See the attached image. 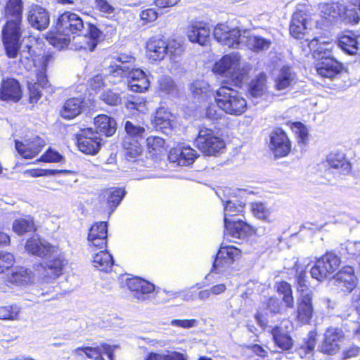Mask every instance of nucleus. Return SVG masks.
Segmentation results:
<instances>
[{
  "label": "nucleus",
  "instance_id": "nucleus-7",
  "mask_svg": "<svg viewBox=\"0 0 360 360\" xmlns=\"http://www.w3.org/2000/svg\"><path fill=\"white\" fill-rule=\"evenodd\" d=\"M340 257L333 252H327L317 259L311 269L312 278L322 281L333 274L340 266Z\"/></svg>",
  "mask_w": 360,
  "mask_h": 360
},
{
  "label": "nucleus",
  "instance_id": "nucleus-30",
  "mask_svg": "<svg viewBox=\"0 0 360 360\" xmlns=\"http://www.w3.org/2000/svg\"><path fill=\"white\" fill-rule=\"evenodd\" d=\"M147 56L153 60H162L167 55V42L158 37H152L147 42Z\"/></svg>",
  "mask_w": 360,
  "mask_h": 360
},
{
  "label": "nucleus",
  "instance_id": "nucleus-17",
  "mask_svg": "<svg viewBox=\"0 0 360 360\" xmlns=\"http://www.w3.org/2000/svg\"><path fill=\"white\" fill-rule=\"evenodd\" d=\"M126 285L133 296L139 300H144L155 290L153 284L139 277L128 278Z\"/></svg>",
  "mask_w": 360,
  "mask_h": 360
},
{
  "label": "nucleus",
  "instance_id": "nucleus-29",
  "mask_svg": "<svg viewBox=\"0 0 360 360\" xmlns=\"http://www.w3.org/2000/svg\"><path fill=\"white\" fill-rule=\"evenodd\" d=\"M187 35L190 41L205 46L210 41V30L202 23H195L189 27Z\"/></svg>",
  "mask_w": 360,
  "mask_h": 360
},
{
  "label": "nucleus",
  "instance_id": "nucleus-55",
  "mask_svg": "<svg viewBox=\"0 0 360 360\" xmlns=\"http://www.w3.org/2000/svg\"><path fill=\"white\" fill-rule=\"evenodd\" d=\"M342 250H345L349 258H354L360 257V241H347L342 244Z\"/></svg>",
  "mask_w": 360,
  "mask_h": 360
},
{
  "label": "nucleus",
  "instance_id": "nucleus-12",
  "mask_svg": "<svg viewBox=\"0 0 360 360\" xmlns=\"http://www.w3.org/2000/svg\"><path fill=\"white\" fill-rule=\"evenodd\" d=\"M108 225L105 221L96 222L91 226L87 236L88 246L94 248L105 249L107 247Z\"/></svg>",
  "mask_w": 360,
  "mask_h": 360
},
{
  "label": "nucleus",
  "instance_id": "nucleus-59",
  "mask_svg": "<svg viewBox=\"0 0 360 360\" xmlns=\"http://www.w3.org/2000/svg\"><path fill=\"white\" fill-rule=\"evenodd\" d=\"M252 211L255 217L259 219H266L269 217V210L262 202H256L252 205Z\"/></svg>",
  "mask_w": 360,
  "mask_h": 360
},
{
  "label": "nucleus",
  "instance_id": "nucleus-8",
  "mask_svg": "<svg viewBox=\"0 0 360 360\" xmlns=\"http://www.w3.org/2000/svg\"><path fill=\"white\" fill-rule=\"evenodd\" d=\"M214 39L223 46L236 49L243 43L240 30L238 27H230L227 24L219 23L214 29Z\"/></svg>",
  "mask_w": 360,
  "mask_h": 360
},
{
  "label": "nucleus",
  "instance_id": "nucleus-51",
  "mask_svg": "<svg viewBox=\"0 0 360 360\" xmlns=\"http://www.w3.org/2000/svg\"><path fill=\"white\" fill-rule=\"evenodd\" d=\"M297 291L300 293L299 297H312V291L309 289L306 280L304 272H301L297 278Z\"/></svg>",
  "mask_w": 360,
  "mask_h": 360
},
{
  "label": "nucleus",
  "instance_id": "nucleus-54",
  "mask_svg": "<svg viewBox=\"0 0 360 360\" xmlns=\"http://www.w3.org/2000/svg\"><path fill=\"white\" fill-rule=\"evenodd\" d=\"M124 129L127 134L126 136H131L136 139L141 138L145 132V129L143 127L136 125L131 121H126Z\"/></svg>",
  "mask_w": 360,
  "mask_h": 360
},
{
  "label": "nucleus",
  "instance_id": "nucleus-41",
  "mask_svg": "<svg viewBox=\"0 0 360 360\" xmlns=\"http://www.w3.org/2000/svg\"><path fill=\"white\" fill-rule=\"evenodd\" d=\"M93 265L100 271H108L113 264L112 255L106 251L101 250L93 257Z\"/></svg>",
  "mask_w": 360,
  "mask_h": 360
},
{
  "label": "nucleus",
  "instance_id": "nucleus-16",
  "mask_svg": "<svg viewBox=\"0 0 360 360\" xmlns=\"http://www.w3.org/2000/svg\"><path fill=\"white\" fill-rule=\"evenodd\" d=\"M343 338V333L337 328H328L324 334V340L319 347L321 352L332 355L340 349V342Z\"/></svg>",
  "mask_w": 360,
  "mask_h": 360
},
{
  "label": "nucleus",
  "instance_id": "nucleus-18",
  "mask_svg": "<svg viewBox=\"0 0 360 360\" xmlns=\"http://www.w3.org/2000/svg\"><path fill=\"white\" fill-rule=\"evenodd\" d=\"M29 24L34 29L44 30L49 25L50 16L48 11L38 5L31 6L27 16Z\"/></svg>",
  "mask_w": 360,
  "mask_h": 360
},
{
  "label": "nucleus",
  "instance_id": "nucleus-3",
  "mask_svg": "<svg viewBox=\"0 0 360 360\" xmlns=\"http://www.w3.org/2000/svg\"><path fill=\"white\" fill-rule=\"evenodd\" d=\"M215 102L221 110L231 115H240L247 109L246 100L241 94L224 84L216 91Z\"/></svg>",
  "mask_w": 360,
  "mask_h": 360
},
{
  "label": "nucleus",
  "instance_id": "nucleus-22",
  "mask_svg": "<svg viewBox=\"0 0 360 360\" xmlns=\"http://www.w3.org/2000/svg\"><path fill=\"white\" fill-rule=\"evenodd\" d=\"M18 56H20V62L24 65L26 69H30L32 66H34L36 68L35 72H37L38 70L41 69V58L51 56L50 55L35 56L34 51L32 50V47L28 45L20 49V39H18V54L14 58Z\"/></svg>",
  "mask_w": 360,
  "mask_h": 360
},
{
  "label": "nucleus",
  "instance_id": "nucleus-56",
  "mask_svg": "<svg viewBox=\"0 0 360 360\" xmlns=\"http://www.w3.org/2000/svg\"><path fill=\"white\" fill-rule=\"evenodd\" d=\"M100 98L110 105H117L121 103L120 94L109 89L104 91L101 94Z\"/></svg>",
  "mask_w": 360,
  "mask_h": 360
},
{
  "label": "nucleus",
  "instance_id": "nucleus-38",
  "mask_svg": "<svg viewBox=\"0 0 360 360\" xmlns=\"http://www.w3.org/2000/svg\"><path fill=\"white\" fill-rule=\"evenodd\" d=\"M82 100L77 98L67 100L60 110L61 116L67 120L76 117L82 112Z\"/></svg>",
  "mask_w": 360,
  "mask_h": 360
},
{
  "label": "nucleus",
  "instance_id": "nucleus-14",
  "mask_svg": "<svg viewBox=\"0 0 360 360\" xmlns=\"http://www.w3.org/2000/svg\"><path fill=\"white\" fill-rule=\"evenodd\" d=\"M309 15L306 10L297 9L292 15L290 33L296 39H302L307 33Z\"/></svg>",
  "mask_w": 360,
  "mask_h": 360
},
{
  "label": "nucleus",
  "instance_id": "nucleus-9",
  "mask_svg": "<svg viewBox=\"0 0 360 360\" xmlns=\"http://www.w3.org/2000/svg\"><path fill=\"white\" fill-rule=\"evenodd\" d=\"M101 138L91 128L83 129L77 135L79 150L87 155L96 154L101 146Z\"/></svg>",
  "mask_w": 360,
  "mask_h": 360
},
{
  "label": "nucleus",
  "instance_id": "nucleus-13",
  "mask_svg": "<svg viewBox=\"0 0 360 360\" xmlns=\"http://www.w3.org/2000/svg\"><path fill=\"white\" fill-rule=\"evenodd\" d=\"M269 147L276 158L285 157L290 153V142L283 129L278 128L271 132Z\"/></svg>",
  "mask_w": 360,
  "mask_h": 360
},
{
  "label": "nucleus",
  "instance_id": "nucleus-25",
  "mask_svg": "<svg viewBox=\"0 0 360 360\" xmlns=\"http://www.w3.org/2000/svg\"><path fill=\"white\" fill-rule=\"evenodd\" d=\"M21 96V87L16 79L11 78L2 82L0 88V99L17 102Z\"/></svg>",
  "mask_w": 360,
  "mask_h": 360
},
{
  "label": "nucleus",
  "instance_id": "nucleus-32",
  "mask_svg": "<svg viewBox=\"0 0 360 360\" xmlns=\"http://www.w3.org/2000/svg\"><path fill=\"white\" fill-rule=\"evenodd\" d=\"M314 312L312 297H298L297 307V319L301 323H309Z\"/></svg>",
  "mask_w": 360,
  "mask_h": 360
},
{
  "label": "nucleus",
  "instance_id": "nucleus-64",
  "mask_svg": "<svg viewBox=\"0 0 360 360\" xmlns=\"http://www.w3.org/2000/svg\"><path fill=\"white\" fill-rule=\"evenodd\" d=\"M342 360H353L354 358H359L360 360V347H352L343 352Z\"/></svg>",
  "mask_w": 360,
  "mask_h": 360
},
{
  "label": "nucleus",
  "instance_id": "nucleus-1",
  "mask_svg": "<svg viewBox=\"0 0 360 360\" xmlns=\"http://www.w3.org/2000/svg\"><path fill=\"white\" fill-rule=\"evenodd\" d=\"M101 34V32L95 25L84 23L79 15L65 12L58 18L56 30L49 34L47 40L58 49H64L71 40H76V49L92 51L97 46Z\"/></svg>",
  "mask_w": 360,
  "mask_h": 360
},
{
  "label": "nucleus",
  "instance_id": "nucleus-26",
  "mask_svg": "<svg viewBox=\"0 0 360 360\" xmlns=\"http://www.w3.org/2000/svg\"><path fill=\"white\" fill-rule=\"evenodd\" d=\"M55 253L56 257L49 259L43 266L45 271L44 276L50 278H56L62 274L64 266L68 264L64 254L59 252ZM54 254L52 255L53 256Z\"/></svg>",
  "mask_w": 360,
  "mask_h": 360
},
{
  "label": "nucleus",
  "instance_id": "nucleus-10",
  "mask_svg": "<svg viewBox=\"0 0 360 360\" xmlns=\"http://www.w3.org/2000/svg\"><path fill=\"white\" fill-rule=\"evenodd\" d=\"M240 255L239 249L234 246H222L219 250L214 259L212 271L221 274L226 271Z\"/></svg>",
  "mask_w": 360,
  "mask_h": 360
},
{
  "label": "nucleus",
  "instance_id": "nucleus-47",
  "mask_svg": "<svg viewBox=\"0 0 360 360\" xmlns=\"http://www.w3.org/2000/svg\"><path fill=\"white\" fill-rule=\"evenodd\" d=\"M342 15H341L340 21L345 23L357 24L360 20L359 15V8L355 6H346Z\"/></svg>",
  "mask_w": 360,
  "mask_h": 360
},
{
  "label": "nucleus",
  "instance_id": "nucleus-15",
  "mask_svg": "<svg viewBox=\"0 0 360 360\" xmlns=\"http://www.w3.org/2000/svg\"><path fill=\"white\" fill-rule=\"evenodd\" d=\"M117 347L115 345L111 346L105 343H102L94 347H77L72 351V353L80 356L82 352L87 357L94 359V360H105L102 356L105 354L109 360H114L113 352Z\"/></svg>",
  "mask_w": 360,
  "mask_h": 360
},
{
  "label": "nucleus",
  "instance_id": "nucleus-35",
  "mask_svg": "<svg viewBox=\"0 0 360 360\" xmlns=\"http://www.w3.org/2000/svg\"><path fill=\"white\" fill-rule=\"evenodd\" d=\"M271 334L275 344L283 350L290 349L292 345V338H290L287 326L274 327L271 330Z\"/></svg>",
  "mask_w": 360,
  "mask_h": 360
},
{
  "label": "nucleus",
  "instance_id": "nucleus-49",
  "mask_svg": "<svg viewBox=\"0 0 360 360\" xmlns=\"http://www.w3.org/2000/svg\"><path fill=\"white\" fill-rule=\"evenodd\" d=\"M316 332H309L308 340L299 349V354L302 358H309L311 356L316 345Z\"/></svg>",
  "mask_w": 360,
  "mask_h": 360
},
{
  "label": "nucleus",
  "instance_id": "nucleus-53",
  "mask_svg": "<svg viewBox=\"0 0 360 360\" xmlns=\"http://www.w3.org/2000/svg\"><path fill=\"white\" fill-rule=\"evenodd\" d=\"M124 195L125 191L122 188H117L108 193V204L112 210L120 203Z\"/></svg>",
  "mask_w": 360,
  "mask_h": 360
},
{
  "label": "nucleus",
  "instance_id": "nucleus-37",
  "mask_svg": "<svg viewBox=\"0 0 360 360\" xmlns=\"http://www.w3.org/2000/svg\"><path fill=\"white\" fill-rule=\"evenodd\" d=\"M326 162L330 167L339 169L342 174H348L351 170V165L342 153H330L327 156Z\"/></svg>",
  "mask_w": 360,
  "mask_h": 360
},
{
  "label": "nucleus",
  "instance_id": "nucleus-2",
  "mask_svg": "<svg viewBox=\"0 0 360 360\" xmlns=\"http://www.w3.org/2000/svg\"><path fill=\"white\" fill-rule=\"evenodd\" d=\"M22 0H8L5 6L7 18L2 30V39L6 53L8 58H15L18 54V39L21 37Z\"/></svg>",
  "mask_w": 360,
  "mask_h": 360
},
{
  "label": "nucleus",
  "instance_id": "nucleus-62",
  "mask_svg": "<svg viewBox=\"0 0 360 360\" xmlns=\"http://www.w3.org/2000/svg\"><path fill=\"white\" fill-rule=\"evenodd\" d=\"M159 87L161 91L169 94L174 89V82L169 77H162L159 79Z\"/></svg>",
  "mask_w": 360,
  "mask_h": 360
},
{
  "label": "nucleus",
  "instance_id": "nucleus-61",
  "mask_svg": "<svg viewBox=\"0 0 360 360\" xmlns=\"http://www.w3.org/2000/svg\"><path fill=\"white\" fill-rule=\"evenodd\" d=\"M146 142L148 147L154 151L160 150L165 145V140L159 136H149Z\"/></svg>",
  "mask_w": 360,
  "mask_h": 360
},
{
  "label": "nucleus",
  "instance_id": "nucleus-4",
  "mask_svg": "<svg viewBox=\"0 0 360 360\" xmlns=\"http://www.w3.org/2000/svg\"><path fill=\"white\" fill-rule=\"evenodd\" d=\"M250 70L247 63L242 61L238 53L224 56L214 67L215 72L224 75L233 81L240 82Z\"/></svg>",
  "mask_w": 360,
  "mask_h": 360
},
{
  "label": "nucleus",
  "instance_id": "nucleus-28",
  "mask_svg": "<svg viewBox=\"0 0 360 360\" xmlns=\"http://www.w3.org/2000/svg\"><path fill=\"white\" fill-rule=\"evenodd\" d=\"M116 61L117 63L110 65L106 70L110 79L113 83L120 82L123 78H127L131 65L129 61L123 60L122 57L117 58Z\"/></svg>",
  "mask_w": 360,
  "mask_h": 360
},
{
  "label": "nucleus",
  "instance_id": "nucleus-11",
  "mask_svg": "<svg viewBox=\"0 0 360 360\" xmlns=\"http://www.w3.org/2000/svg\"><path fill=\"white\" fill-rule=\"evenodd\" d=\"M25 248L28 253L43 258L51 257L58 250V247L52 245L46 240H42L36 236L26 241Z\"/></svg>",
  "mask_w": 360,
  "mask_h": 360
},
{
  "label": "nucleus",
  "instance_id": "nucleus-20",
  "mask_svg": "<svg viewBox=\"0 0 360 360\" xmlns=\"http://www.w3.org/2000/svg\"><path fill=\"white\" fill-rule=\"evenodd\" d=\"M224 235L234 239H243L251 232V227L242 218L224 221Z\"/></svg>",
  "mask_w": 360,
  "mask_h": 360
},
{
  "label": "nucleus",
  "instance_id": "nucleus-39",
  "mask_svg": "<svg viewBox=\"0 0 360 360\" xmlns=\"http://www.w3.org/2000/svg\"><path fill=\"white\" fill-rule=\"evenodd\" d=\"M243 209L244 204L236 199L226 201L224 205V221L243 218V216L240 214L243 212Z\"/></svg>",
  "mask_w": 360,
  "mask_h": 360
},
{
  "label": "nucleus",
  "instance_id": "nucleus-52",
  "mask_svg": "<svg viewBox=\"0 0 360 360\" xmlns=\"http://www.w3.org/2000/svg\"><path fill=\"white\" fill-rule=\"evenodd\" d=\"M146 360H186L184 356L176 352L167 354L150 353Z\"/></svg>",
  "mask_w": 360,
  "mask_h": 360
},
{
  "label": "nucleus",
  "instance_id": "nucleus-63",
  "mask_svg": "<svg viewBox=\"0 0 360 360\" xmlns=\"http://www.w3.org/2000/svg\"><path fill=\"white\" fill-rule=\"evenodd\" d=\"M158 17V14L153 8L143 10L140 13V18L145 23L154 22Z\"/></svg>",
  "mask_w": 360,
  "mask_h": 360
},
{
  "label": "nucleus",
  "instance_id": "nucleus-40",
  "mask_svg": "<svg viewBox=\"0 0 360 360\" xmlns=\"http://www.w3.org/2000/svg\"><path fill=\"white\" fill-rule=\"evenodd\" d=\"M124 156L128 160L136 158L141 153L139 140L131 136H125L122 141Z\"/></svg>",
  "mask_w": 360,
  "mask_h": 360
},
{
  "label": "nucleus",
  "instance_id": "nucleus-46",
  "mask_svg": "<svg viewBox=\"0 0 360 360\" xmlns=\"http://www.w3.org/2000/svg\"><path fill=\"white\" fill-rule=\"evenodd\" d=\"M34 229V223L30 218L18 219L15 220L13 224V230L19 235L32 231Z\"/></svg>",
  "mask_w": 360,
  "mask_h": 360
},
{
  "label": "nucleus",
  "instance_id": "nucleus-31",
  "mask_svg": "<svg viewBox=\"0 0 360 360\" xmlns=\"http://www.w3.org/2000/svg\"><path fill=\"white\" fill-rule=\"evenodd\" d=\"M94 125L96 130L95 133H98V136L103 134L110 136L115 133L117 129L116 121L106 115L96 116L94 119Z\"/></svg>",
  "mask_w": 360,
  "mask_h": 360
},
{
  "label": "nucleus",
  "instance_id": "nucleus-44",
  "mask_svg": "<svg viewBox=\"0 0 360 360\" xmlns=\"http://www.w3.org/2000/svg\"><path fill=\"white\" fill-rule=\"evenodd\" d=\"M338 45L342 51L349 55H356L359 51L356 38L350 34H344L340 37Z\"/></svg>",
  "mask_w": 360,
  "mask_h": 360
},
{
  "label": "nucleus",
  "instance_id": "nucleus-36",
  "mask_svg": "<svg viewBox=\"0 0 360 360\" xmlns=\"http://www.w3.org/2000/svg\"><path fill=\"white\" fill-rule=\"evenodd\" d=\"M319 9L324 18L329 20H340L341 15L345 11V4L340 2L325 3L319 5Z\"/></svg>",
  "mask_w": 360,
  "mask_h": 360
},
{
  "label": "nucleus",
  "instance_id": "nucleus-19",
  "mask_svg": "<svg viewBox=\"0 0 360 360\" xmlns=\"http://www.w3.org/2000/svg\"><path fill=\"white\" fill-rule=\"evenodd\" d=\"M316 70L321 77L332 79L340 73L342 65L332 56H322L316 65Z\"/></svg>",
  "mask_w": 360,
  "mask_h": 360
},
{
  "label": "nucleus",
  "instance_id": "nucleus-57",
  "mask_svg": "<svg viewBox=\"0 0 360 360\" xmlns=\"http://www.w3.org/2000/svg\"><path fill=\"white\" fill-rule=\"evenodd\" d=\"M183 51L182 44L179 41L172 39L167 43V54L176 57L180 56Z\"/></svg>",
  "mask_w": 360,
  "mask_h": 360
},
{
  "label": "nucleus",
  "instance_id": "nucleus-5",
  "mask_svg": "<svg viewBox=\"0 0 360 360\" xmlns=\"http://www.w3.org/2000/svg\"><path fill=\"white\" fill-rule=\"evenodd\" d=\"M195 146L205 155L213 156L222 152L225 148L224 140L211 129L201 127L195 140Z\"/></svg>",
  "mask_w": 360,
  "mask_h": 360
},
{
  "label": "nucleus",
  "instance_id": "nucleus-34",
  "mask_svg": "<svg viewBox=\"0 0 360 360\" xmlns=\"http://www.w3.org/2000/svg\"><path fill=\"white\" fill-rule=\"evenodd\" d=\"M295 82V74L290 67L281 68L275 79V87L278 91H285Z\"/></svg>",
  "mask_w": 360,
  "mask_h": 360
},
{
  "label": "nucleus",
  "instance_id": "nucleus-6",
  "mask_svg": "<svg viewBox=\"0 0 360 360\" xmlns=\"http://www.w3.org/2000/svg\"><path fill=\"white\" fill-rule=\"evenodd\" d=\"M52 59V56H44L41 58V69L35 72L34 78L27 81L30 102L37 103L41 96V89H46L49 93L53 91V89L49 84L46 78V67Z\"/></svg>",
  "mask_w": 360,
  "mask_h": 360
},
{
  "label": "nucleus",
  "instance_id": "nucleus-43",
  "mask_svg": "<svg viewBox=\"0 0 360 360\" xmlns=\"http://www.w3.org/2000/svg\"><path fill=\"white\" fill-rule=\"evenodd\" d=\"M172 116V113L165 108H158L153 119L155 127L159 129L171 127Z\"/></svg>",
  "mask_w": 360,
  "mask_h": 360
},
{
  "label": "nucleus",
  "instance_id": "nucleus-58",
  "mask_svg": "<svg viewBox=\"0 0 360 360\" xmlns=\"http://www.w3.org/2000/svg\"><path fill=\"white\" fill-rule=\"evenodd\" d=\"M14 257L8 252L0 251V273L13 264Z\"/></svg>",
  "mask_w": 360,
  "mask_h": 360
},
{
  "label": "nucleus",
  "instance_id": "nucleus-50",
  "mask_svg": "<svg viewBox=\"0 0 360 360\" xmlns=\"http://www.w3.org/2000/svg\"><path fill=\"white\" fill-rule=\"evenodd\" d=\"M20 308L16 305L1 306L0 307V319L3 320H16L18 319Z\"/></svg>",
  "mask_w": 360,
  "mask_h": 360
},
{
  "label": "nucleus",
  "instance_id": "nucleus-24",
  "mask_svg": "<svg viewBox=\"0 0 360 360\" xmlns=\"http://www.w3.org/2000/svg\"><path fill=\"white\" fill-rule=\"evenodd\" d=\"M127 78L128 86L133 91L143 92L149 87L150 82L146 73L141 69L132 68L131 65H130Z\"/></svg>",
  "mask_w": 360,
  "mask_h": 360
},
{
  "label": "nucleus",
  "instance_id": "nucleus-48",
  "mask_svg": "<svg viewBox=\"0 0 360 360\" xmlns=\"http://www.w3.org/2000/svg\"><path fill=\"white\" fill-rule=\"evenodd\" d=\"M278 291L283 295V301L285 303L286 307L292 308L294 306V299L291 285L287 282L283 281L278 285Z\"/></svg>",
  "mask_w": 360,
  "mask_h": 360
},
{
  "label": "nucleus",
  "instance_id": "nucleus-23",
  "mask_svg": "<svg viewBox=\"0 0 360 360\" xmlns=\"http://www.w3.org/2000/svg\"><path fill=\"white\" fill-rule=\"evenodd\" d=\"M196 158V152L189 146L173 148L169 154V160L176 162L180 166H188L193 164Z\"/></svg>",
  "mask_w": 360,
  "mask_h": 360
},
{
  "label": "nucleus",
  "instance_id": "nucleus-45",
  "mask_svg": "<svg viewBox=\"0 0 360 360\" xmlns=\"http://www.w3.org/2000/svg\"><path fill=\"white\" fill-rule=\"evenodd\" d=\"M266 76L264 73H260L255 79H252L249 88L250 94L254 97L262 96L266 90Z\"/></svg>",
  "mask_w": 360,
  "mask_h": 360
},
{
  "label": "nucleus",
  "instance_id": "nucleus-33",
  "mask_svg": "<svg viewBox=\"0 0 360 360\" xmlns=\"http://www.w3.org/2000/svg\"><path fill=\"white\" fill-rule=\"evenodd\" d=\"M32 272L24 267H19L8 276V282L17 286H24L34 282Z\"/></svg>",
  "mask_w": 360,
  "mask_h": 360
},
{
  "label": "nucleus",
  "instance_id": "nucleus-60",
  "mask_svg": "<svg viewBox=\"0 0 360 360\" xmlns=\"http://www.w3.org/2000/svg\"><path fill=\"white\" fill-rule=\"evenodd\" d=\"M63 160V156L56 150L49 148L41 155L40 160L46 162H58Z\"/></svg>",
  "mask_w": 360,
  "mask_h": 360
},
{
  "label": "nucleus",
  "instance_id": "nucleus-21",
  "mask_svg": "<svg viewBox=\"0 0 360 360\" xmlns=\"http://www.w3.org/2000/svg\"><path fill=\"white\" fill-rule=\"evenodd\" d=\"M44 145V141L39 136L26 140L25 142L15 141V148L24 158H34L41 151Z\"/></svg>",
  "mask_w": 360,
  "mask_h": 360
},
{
  "label": "nucleus",
  "instance_id": "nucleus-27",
  "mask_svg": "<svg viewBox=\"0 0 360 360\" xmlns=\"http://www.w3.org/2000/svg\"><path fill=\"white\" fill-rule=\"evenodd\" d=\"M335 283L339 288L345 287V290L351 292L356 285L357 279L354 270L350 266L343 267L334 277Z\"/></svg>",
  "mask_w": 360,
  "mask_h": 360
},
{
  "label": "nucleus",
  "instance_id": "nucleus-42",
  "mask_svg": "<svg viewBox=\"0 0 360 360\" xmlns=\"http://www.w3.org/2000/svg\"><path fill=\"white\" fill-rule=\"evenodd\" d=\"M246 46L255 52L268 49L271 41L259 35H248L245 37Z\"/></svg>",
  "mask_w": 360,
  "mask_h": 360
}]
</instances>
